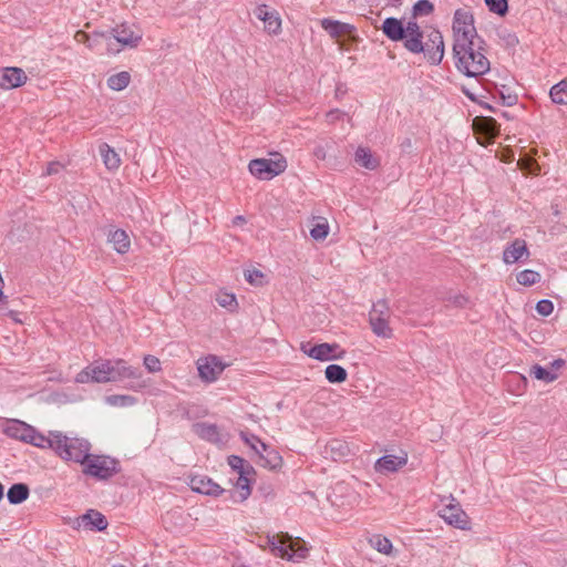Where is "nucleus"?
<instances>
[{
	"label": "nucleus",
	"instance_id": "052dcab7",
	"mask_svg": "<svg viewBox=\"0 0 567 567\" xmlns=\"http://www.w3.org/2000/svg\"><path fill=\"white\" fill-rule=\"evenodd\" d=\"M564 363H565V361L561 359L554 360L551 362V368L557 370V369L561 368L564 365Z\"/></svg>",
	"mask_w": 567,
	"mask_h": 567
},
{
	"label": "nucleus",
	"instance_id": "aec40b11",
	"mask_svg": "<svg viewBox=\"0 0 567 567\" xmlns=\"http://www.w3.org/2000/svg\"><path fill=\"white\" fill-rule=\"evenodd\" d=\"M406 462L408 455L405 453H402V455L386 454L377 460L374 470L381 474L393 473L404 466Z\"/></svg>",
	"mask_w": 567,
	"mask_h": 567
},
{
	"label": "nucleus",
	"instance_id": "de8ad7c7",
	"mask_svg": "<svg viewBox=\"0 0 567 567\" xmlns=\"http://www.w3.org/2000/svg\"><path fill=\"white\" fill-rule=\"evenodd\" d=\"M536 311L543 317H548L554 311V303L548 299H542L536 303Z\"/></svg>",
	"mask_w": 567,
	"mask_h": 567
},
{
	"label": "nucleus",
	"instance_id": "c9c22d12",
	"mask_svg": "<svg viewBox=\"0 0 567 567\" xmlns=\"http://www.w3.org/2000/svg\"><path fill=\"white\" fill-rule=\"evenodd\" d=\"M105 402L111 406L126 408L137 403V399L128 394H112L105 398Z\"/></svg>",
	"mask_w": 567,
	"mask_h": 567
},
{
	"label": "nucleus",
	"instance_id": "473e14b6",
	"mask_svg": "<svg viewBox=\"0 0 567 567\" xmlns=\"http://www.w3.org/2000/svg\"><path fill=\"white\" fill-rule=\"evenodd\" d=\"M326 379L330 383H342L347 380L348 373L347 370L339 364H330L326 368L324 371Z\"/></svg>",
	"mask_w": 567,
	"mask_h": 567
},
{
	"label": "nucleus",
	"instance_id": "cd10ccee",
	"mask_svg": "<svg viewBox=\"0 0 567 567\" xmlns=\"http://www.w3.org/2000/svg\"><path fill=\"white\" fill-rule=\"evenodd\" d=\"M103 163L109 171H116L121 165L120 155L109 144L103 143L99 147Z\"/></svg>",
	"mask_w": 567,
	"mask_h": 567
},
{
	"label": "nucleus",
	"instance_id": "c03bdc74",
	"mask_svg": "<svg viewBox=\"0 0 567 567\" xmlns=\"http://www.w3.org/2000/svg\"><path fill=\"white\" fill-rule=\"evenodd\" d=\"M329 233V226L327 223H317L311 229H310V236L315 240H323L327 238Z\"/></svg>",
	"mask_w": 567,
	"mask_h": 567
},
{
	"label": "nucleus",
	"instance_id": "6e6552de",
	"mask_svg": "<svg viewBox=\"0 0 567 567\" xmlns=\"http://www.w3.org/2000/svg\"><path fill=\"white\" fill-rule=\"evenodd\" d=\"M251 175L259 179L269 181L287 168L286 159L280 156L276 159L271 158H256L251 159L248 165Z\"/></svg>",
	"mask_w": 567,
	"mask_h": 567
},
{
	"label": "nucleus",
	"instance_id": "c85d7f7f",
	"mask_svg": "<svg viewBox=\"0 0 567 567\" xmlns=\"http://www.w3.org/2000/svg\"><path fill=\"white\" fill-rule=\"evenodd\" d=\"M30 494L29 486L24 483H16L7 492V498L10 504L18 505L23 503Z\"/></svg>",
	"mask_w": 567,
	"mask_h": 567
},
{
	"label": "nucleus",
	"instance_id": "7ed1b4c3",
	"mask_svg": "<svg viewBox=\"0 0 567 567\" xmlns=\"http://www.w3.org/2000/svg\"><path fill=\"white\" fill-rule=\"evenodd\" d=\"M267 545L270 551L280 558L287 560H300L307 557L308 548L299 538H292L287 533H281L267 537Z\"/></svg>",
	"mask_w": 567,
	"mask_h": 567
},
{
	"label": "nucleus",
	"instance_id": "79ce46f5",
	"mask_svg": "<svg viewBox=\"0 0 567 567\" xmlns=\"http://www.w3.org/2000/svg\"><path fill=\"white\" fill-rule=\"evenodd\" d=\"M433 2H414L413 6V18L425 17L433 12Z\"/></svg>",
	"mask_w": 567,
	"mask_h": 567
},
{
	"label": "nucleus",
	"instance_id": "c756f323",
	"mask_svg": "<svg viewBox=\"0 0 567 567\" xmlns=\"http://www.w3.org/2000/svg\"><path fill=\"white\" fill-rule=\"evenodd\" d=\"M354 161L361 167L373 171L378 167L379 162L373 157L371 151L367 147H358L354 154Z\"/></svg>",
	"mask_w": 567,
	"mask_h": 567
},
{
	"label": "nucleus",
	"instance_id": "4c0bfd02",
	"mask_svg": "<svg viewBox=\"0 0 567 567\" xmlns=\"http://www.w3.org/2000/svg\"><path fill=\"white\" fill-rule=\"evenodd\" d=\"M227 463L237 474H240L241 472H255L252 465L238 455L228 456Z\"/></svg>",
	"mask_w": 567,
	"mask_h": 567
},
{
	"label": "nucleus",
	"instance_id": "f704fd0d",
	"mask_svg": "<svg viewBox=\"0 0 567 567\" xmlns=\"http://www.w3.org/2000/svg\"><path fill=\"white\" fill-rule=\"evenodd\" d=\"M131 75L126 71L113 74L107 79V86L114 91H122L128 86Z\"/></svg>",
	"mask_w": 567,
	"mask_h": 567
},
{
	"label": "nucleus",
	"instance_id": "ea45409f",
	"mask_svg": "<svg viewBox=\"0 0 567 567\" xmlns=\"http://www.w3.org/2000/svg\"><path fill=\"white\" fill-rule=\"evenodd\" d=\"M52 441V435L45 437L43 434L39 433L34 427L32 429V433H30L28 443L32 444L37 447H50V443Z\"/></svg>",
	"mask_w": 567,
	"mask_h": 567
},
{
	"label": "nucleus",
	"instance_id": "4be33fe9",
	"mask_svg": "<svg viewBox=\"0 0 567 567\" xmlns=\"http://www.w3.org/2000/svg\"><path fill=\"white\" fill-rule=\"evenodd\" d=\"M78 527L102 532L107 527L106 517L97 511L89 509L78 518Z\"/></svg>",
	"mask_w": 567,
	"mask_h": 567
},
{
	"label": "nucleus",
	"instance_id": "f3484780",
	"mask_svg": "<svg viewBox=\"0 0 567 567\" xmlns=\"http://www.w3.org/2000/svg\"><path fill=\"white\" fill-rule=\"evenodd\" d=\"M114 39L124 47L136 48L142 41V33L136 32L126 23H122L112 29Z\"/></svg>",
	"mask_w": 567,
	"mask_h": 567
},
{
	"label": "nucleus",
	"instance_id": "e433bc0d",
	"mask_svg": "<svg viewBox=\"0 0 567 567\" xmlns=\"http://www.w3.org/2000/svg\"><path fill=\"white\" fill-rule=\"evenodd\" d=\"M529 374L537 380L544 381L546 383H550L558 378V374L539 365L535 364L530 368Z\"/></svg>",
	"mask_w": 567,
	"mask_h": 567
},
{
	"label": "nucleus",
	"instance_id": "5fc2aeb1",
	"mask_svg": "<svg viewBox=\"0 0 567 567\" xmlns=\"http://www.w3.org/2000/svg\"><path fill=\"white\" fill-rule=\"evenodd\" d=\"M525 163H526V166H525V164L519 162L520 169L526 171L528 173H533V174H535L536 171L539 169L538 164L536 162H534L533 159H526Z\"/></svg>",
	"mask_w": 567,
	"mask_h": 567
},
{
	"label": "nucleus",
	"instance_id": "393cba45",
	"mask_svg": "<svg viewBox=\"0 0 567 567\" xmlns=\"http://www.w3.org/2000/svg\"><path fill=\"white\" fill-rule=\"evenodd\" d=\"M107 241L112 244L113 249L121 255L126 254L131 247L130 237L123 229L111 228L107 233Z\"/></svg>",
	"mask_w": 567,
	"mask_h": 567
},
{
	"label": "nucleus",
	"instance_id": "20e7f679",
	"mask_svg": "<svg viewBox=\"0 0 567 567\" xmlns=\"http://www.w3.org/2000/svg\"><path fill=\"white\" fill-rule=\"evenodd\" d=\"M111 382H118L130 379L126 389L140 391L146 386V383L141 380L142 371L138 367L130 365L123 359L110 360Z\"/></svg>",
	"mask_w": 567,
	"mask_h": 567
},
{
	"label": "nucleus",
	"instance_id": "8fccbe9b",
	"mask_svg": "<svg viewBox=\"0 0 567 567\" xmlns=\"http://www.w3.org/2000/svg\"><path fill=\"white\" fill-rule=\"evenodd\" d=\"M144 365L151 373L158 372L161 370V361L158 358L151 354L144 357Z\"/></svg>",
	"mask_w": 567,
	"mask_h": 567
},
{
	"label": "nucleus",
	"instance_id": "0e129e2a",
	"mask_svg": "<svg viewBox=\"0 0 567 567\" xmlns=\"http://www.w3.org/2000/svg\"><path fill=\"white\" fill-rule=\"evenodd\" d=\"M10 318H12L14 321L20 322L21 320L18 318L19 313L13 310H9L7 313Z\"/></svg>",
	"mask_w": 567,
	"mask_h": 567
},
{
	"label": "nucleus",
	"instance_id": "9d476101",
	"mask_svg": "<svg viewBox=\"0 0 567 567\" xmlns=\"http://www.w3.org/2000/svg\"><path fill=\"white\" fill-rule=\"evenodd\" d=\"M421 53L432 65H439L444 56V40L442 33L433 29L426 37V41H422Z\"/></svg>",
	"mask_w": 567,
	"mask_h": 567
},
{
	"label": "nucleus",
	"instance_id": "ddd939ff",
	"mask_svg": "<svg viewBox=\"0 0 567 567\" xmlns=\"http://www.w3.org/2000/svg\"><path fill=\"white\" fill-rule=\"evenodd\" d=\"M255 16L257 19L264 21L265 30L270 34H277L281 30V19L279 13L269 8L267 4L262 3L258 6L255 11Z\"/></svg>",
	"mask_w": 567,
	"mask_h": 567
},
{
	"label": "nucleus",
	"instance_id": "dca6fc26",
	"mask_svg": "<svg viewBox=\"0 0 567 567\" xmlns=\"http://www.w3.org/2000/svg\"><path fill=\"white\" fill-rule=\"evenodd\" d=\"M442 518L450 525L460 528L468 529L470 519L467 514L458 505H447L442 509Z\"/></svg>",
	"mask_w": 567,
	"mask_h": 567
},
{
	"label": "nucleus",
	"instance_id": "bf43d9fd",
	"mask_svg": "<svg viewBox=\"0 0 567 567\" xmlns=\"http://www.w3.org/2000/svg\"><path fill=\"white\" fill-rule=\"evenodd\" d=\"M503 100L506 105L512 106L517 102V96L516 95H508V96L503 95Z\"/></svg>",
	"mask_w": 567,
	"mask_h": 567
},
{
	"label": "nucleus",
	"instance_id": "e2e57ef3",
	"mask_svg": "<svg viewBox=\"0 0 567 567\" xmlns=\"http://www.w3.org/2000/svg\"><path fill=\"white\" fill-rule=\"evenodd\" d=\"M462 91H463V93H464V94H465L470 100H472V101H475V100H476L475 95H474V94H473L468 89L463 87V89H462Z\"/></svg>",
	"mask_w": 567,
	"mask_h": 567
},
{
	"label": "nucleus",
	"instance_id": "b1692460",
	"mask_svg": "<svg viewBox=\"0 0 567 567\" xmlns=\"http://www.w3.org/2000/svg\"><path fill=\"white\" fill-rule=\"evenodd\" d=\"M33 426L19 420H11L4 427V433L12 439L20 440L28 443L30 433H32Z\"/></svg>",
	"mask_w": 567,
	"mask_h": 567
},
{
	"label": "nucleus",
	"instance_id": "bb28decb",
	"mask_svg": "<svg viewBox=\"0 0 567 567\" xmlns=\"http://www.w3.org/2000/svg\"><path fill=\"white\" fill-rule=\"evenodd\" d=\"M321 27L332 38H339L342 35L350 34L354 30L353 25L349 23L340 22L338 20H332L328 18L321 20Z\"/></svg>",
	"mask_w": 567,
	"mask_h": 567
},
{
	"label": "nucleus",
	"instance_id": "680f3d73",
	"mask_svg": "<svg viewBox=\"0 0 567 567\" xmlns=\"http://www.w3.org/2000/svg\"><path fill=\"white\" fill-rule=\"evenodd\" d=\"M233 223L234 225H243L244 223H246V219L244 216L238 215L233 219Z\"/></svg>",
	"mask_w": 567,
	"mask_h": 567
},
{
	"label": "nucleus",
	"instance_id": "774afa93",
	"mask_svg": "<svg viewBox=\"0 0 567 567\" xmlns=\"http://www.w3.org/2000/svg\"><path fill=\"white\" fill-rule=\"evenodd\" d=\"M316 155H318V156H319V155H322L321 150H318V151L316 152Z\"/></svg>",
	"mask_w": 567,
	"mask_h": 567
},
{
	"label": "nucleus",
	"instance_id": "2eb2a0df",
	"mask_svg": "<svg viewBox=\"0 0 567 567\" xmlns=\"http://www.w3.org/2000/svg\"><path fill=\"white\" fill-rule=\"evenodd\" d=\"M404 33L406 34L404 48L411 53H421L423 32L416 21L410 20L404 25Z\"/></svg>",
	"mask_w": 567,
	"mask_h": 567
},
{
	"label": "nucleus",
	"instance_id": "9b49d317",
	"mask_svg": "<svg viewBox=\"0 0 567 567\" xmlns=\"http://www.w3.org/2000/svg\"><path fill=\"white\" fill-rule=\"evenodd\" d=\"M303 353L318 361H331L342 359L346 354L338 343H319L315 346L302 344Z\"/></svg>",
	"mask_w": 567,
	"mask_h": 567
},
{
	"label": "nucleus",
	"instance_id": "6ab92c4d",
	"mask_svg": "<svg viewBox=\"0 0 567 567\" xmlns=\"http://www.w3.org/2000/svg\"><path fill=\"white\" fill-rule=\"evenodd\" d=\"M258 456V464L269 470H278L282 465V457L278 451L272 449L266 443H260L259 453H255Z\"/></svg>",
	"mask_w": 567,
	"mask_h": 567
},
{
	"label": "nucleus",
	"instance_id": "37998d69",
	"mask_svg": "<svg viewBox=\"0 0 567 567\" xmlns=\"http://www.w3.org/2000/svg\"><path fill=\"white\" fill-rule=\"evenodd\" d=\"M372 546L382 554H390L392 549V543L386 537L375 536L371 539Z\"/></svg>",
	"mask_w": 567,
	"mask_h": 567
},
{
	"label": "nucleus",
	"instance_id": "864d4df0",
	"mask_svg": "<svg viewBox=\"0 0 567 567\" xmlns=\"http://www.w3.org/2000/svg\"><path fill=\"white\" fill-rule=\"evenodd\" d=\"M501 39L505 43L506 47L514 48L518 44V38L515 33L504 32L501 34Z\"/></svg>",
	"mask_w": 567,
	"mask_h": 567
},
{
	"label": "nucleus",
	"instance_id": "338daca9",
	"mask_svg": "<svg viewBox=\"0 0 567 567\" xmlns=\"http://www.w3.org/2000/svg\"><path fill=\"white\" fill-rule=\"evenodd\" d=\"M233 567H249V566H247V565H245L243 563H236V564L233 565Z\"/></svg>",
	"mask_w": 567,
	"mask_h": 567
},
{
	"label": "nucleus",
	"instance_id": "13d9d810",
	"mask_svg": "<svg viewBox=\"0 0 567 567\" xmlns=\"http://www.w3.org/2000/svg\"><path fill=\"white\" fill-rule=\"evenodd\" d=\"M343 115V113L340 110H332L329 113H327V118L329 122H334L340 118V116Z\"/></svg>",
	"mask_w": 567,
	"mask_h": 567
},
{
	"label": "nucleus",
	"instance_id": "6e6d98bb",
	"mask_svg": "<svg viewBox=\"0 0 567 567\" xmlns=\"http://www.w3.org/2000/svg\"><path fill=\"white\" fill-rule=\"evenodd\" d=\"M62 168L63 166L59 162H51L47 166L45 175L58 174Z\"/></svg>",
	"mask_w": 567,
	"mask_h": 567
},
{
	"label": "nucleus",
	"instance_id": "412c9836",
	"mask_svg": "<svg viewBox=\"0 0 567 567\" xmlns=\"http://www.w3.org/2000/svg\"><path fill=\"white\" fill-rule=\"evenodd\" d=\"M380 29L383 34L393 42L405 41L406 34L404 33V24L402 20L398 18H386Z\"/></svg>",
	"mask_w": 567,
	"mask_h": 567
},
{
	"label": "nucleus",
	"instance_id": "a18cd8bd",
	"mask_svg": "<svg viewBox=\"0 0 567 567\" xmlns=\"http://www.w3.org/2000/svg\"><path fill=\"white\" fill-rule=\"evenodd\" d=\"M240 437L241 440L250 446V449L255 452V453H259V446H260V443H262V441L255 434H251V433H245V432H241L240 433Z\"/></svg>",
	"mask_w": 567,
	"mask_h": 567
},
{
	"label": "nucleus",
	"instance_id": "72a5a7b5",
	"mask_svg": "<svg viewBox=\"0 0 567 567\" xmlns=\"http://www.w3.org/2000/svg\"><path fill=\"white\" fill-rule=\"evenodd\" d=\"M326 452H330L331 457L334 461H338L348 455L349 446L346 442L340 440H332L327 444Z\"/></svg>",
	"mask_w": 567,
	"mask_h": 567
},
{
	"label": "nucleus",
	"instance_id": "7c9ffc66",
	"mask_svg": "<svg viewBox=\"0 0 567 567\" xmlns=\"http://www.w3.org/2000/svg\"><path fill=\"white\" fill-rule=\"evenodd\" d=\"M256 472H241L238 474L236 487L239 489V501H246L251 494V480L250 476L255 475Z\"/></svg>",
	"mask_w": 567,
	"mask_h": 567
},
{
	"label": "nucleus",
	"instance_id": "a211bd4d",
	"mask_svg": "<svg viewBox=\"0 0 567 567\" xmlns=\"http://www.w3.org/2000/svg\"><path fill=\"white\" fill-rule=\"evenodd\" d=\"M190 488L199 494L219 496L226 491L207 476H193L189 481Z\"/></svg>",
	"mask_w": 567,
	"mask_h": 567
},
{
	"label": "nucleus",
	"instance_id": "423d86ee",
	"mask_svg": "<svg viewBox=\"0 0 567 567\" xmlns=\"http://www.w3.org/2000/svg\"><path fill=\"white\" fill-rule=\"evenodd\" d=\"M84 465V474L97 480H109L120 471L118 462L109 456L91 455Z\"/></svg>",
	"mask_w": 567,
	"mask_h": 567
},
{
	"label": "nucleus",
	"instance_id": "f03ea898",
	"mask_svg": "<svg viewBox=\"0 0 567 567\" xmlns=\"http://www.w3.org/2000/svg\"><path fill=\"white\" fill-rule=\"evenodd\" d=\"M51 435L52 441L50 449L54 450L62 460L84 464L91 456V445L89 441L79 437H69L61 432H51Z\"/></svg>",
	"mask_w": 567,
	"mask_h": 567
},
{
	"label": "nucleus",
	"instance_id": "f257e3e1",
	"mask_svg": "<svg viewBox=\"0 0 567 567\" xmlns=\"http://www.w3.org/2000/svg\"><path fill=\"white\" fill-rule=\"evenodd\" d=\"M453 58L456 69L468 78H478L491 69L486 58V42L482 37L453 42Z\"/></svg>",
	"mask_w": 567,
	"mask_h": 567
},
{
	"label": "nucleus",
	"instance_id": "49530a36",
	"mask_svg": "<svg viewBox=\"0 0 567 567\" xmlns=\"http://www.w3.org/2000/svg\"><path fill=\"white\" fill-rule=\"evenodd\" d=\"M217 302L223 308L233 309V308L237 307V300H236L235 295H233V293H226V292L220 293L217 297Z\"/></svg>",
	"mask_w": 567,
	"mask_h": 567
},
{
	"label": "nucleus",
	"instance_id": "1a4fd4ad",
	"mask_svg": "<svg viewBox=\"0 0 567 567\" xmlns=\"http://www.w3.org/2000/svg\"><path fill=\"white\" fill-rule=\"evenodd\" d=\"M110 360H99L81 370L76 377L78 383H109L111 382Z\"/></svg>",
	"mask_w": 567,
	"mask_h": 567
},
{
	"label": "nucleus",
	"instance_id": "5701e85b",
	"mask_svg": "<svg viewBox=\"0 0 567 567\" xmlns=\"http://www.w3.org/2000/svg\"><path fill=\"white\" fill-rule=\"evenodd\" d=\"M523 257H525V259L529 257V251L524 239H515L503 251V260L505 264H514L519 261Z\"/></svg>",
	"mask_w": 567,
	"mask_h": 567
},
{
	"label": "nucleus",
	"instance_id": "4468645a",
	"mask_svg": "<svg viewBox=\"0 0 567 567\" xmlns=\"http://www.w3.org/2000/svg\"><path fill=\"white\" fill-rule=\"evenodd\" d=\"M28 76L25 72L16 66L3 68L0 70V87L11 90L23 85Z\"/></svg>",
	"mask_w": 567,
	"mask_h": 567
},
{
	"label": "nucleus",
	"instance_id": "2f4dec72",
	"mask_svg": "<svg viewBox=\"0 0 567 567\" xmlns=\"http://www.w3.org/2000/svg\"><path fill=\"white\" fill-rule=\"evenodd\" d=\"M549 96L553 103L559 105L567 104V79L554 84L549 90Z\"/></svg>",
	"mask_w": 567,
	"mask_h": 567
},
{
	"label": "nucleus",
	"instance_id": "58836bf2",
	"mask_svg": "<svg viewBox=\"0 0 567 567\" xmlns=\"http://www.w3.org/2000/svg\"><path fill=\"white\" fill-rule=\"evenodd\" d=\"M516 280L522 286H533L540 281V274L532 269H525L516 275Z\"/></svg>",
	"mask_w": 567,
	"mask_h": 567
},
{
	"label": "nucleus",
	"instance_id": "39448f33",
	"mask_svg": "<svg viewBox=\"0 0 567 567\" xmlns=\"http://www.w3.org/2000/svg\"><path fill=\"white\" fill-rule=\"evenodd\" d=\"M391 310L386 300L381 299L373 303L369 312V323L374 334L378 337L390 339L393 336V330L389 324Z\"/></svg>",
	"mask_w": 567,
	"mask_h": 567
},
{
	"label": "nucleus",
	"instance_id": "f8f14e48",
	"mask_svg": "<svg viewBox=\"0 0 567 567\" xmlns=\"http://www.w3.org/2000/svg\"><path fill=\"white\" fill-rule=\"evenodd\" d=\"M226 364L216 355H208L197 361V370L202 380L214 382L225 370Z\"/></svg>",
	"mask_w": 567,
	"mask_h": 567
},
{
	"label": "nucleus",
	"instance_id": "3c124183",
	"mask_svg": "<svg viewBox=\"0 0 567 567\" xmlns=\"http://www.w3.org/2000/svg\"><path fill=\"white\" fill-rule=\"evenodd\" d=\"M491 12L505 16L508 11V2H485Z\"/></svg>",
	"mask_w": 567,
	"mask_h": 567
},
{
	"label": "nucleus",
	"instance_id": "69168bd1",
	"mask_svg": "<svg viewBox=\"0 0 567 567\" xmlns=\"http://www.w3.org/2000/svg\"><path fill=\"white\" fill-rule=\"evenodd\" d=\"M3 495H4V487H3V485L0 483V501L3 498Z\"/></svg>",
	"mask_w": 567,
	"mask_h": 567
},
{
	"label": "nucleus",
	"instance_id": "4d7b16f0",
	"mask_svg": "<svg viewBox=\"0 0 567 567\" xmlns=\"http://www.w3.org/2000/svg\"><path fill=\"white\" fill-rule=\"evenodd\" d=\"M75 39L79 42H85L89 48L92 47L91 43H90V38H89V35L84 31H78L75 33Z\"/></svg>",
	"mask_w": 567,
	"mask_h": 567
},
{
	"label": "nucleus",
	"instance_id": "603ef678",
	"mask_svg": "<svg viewBox=\"0 0 567 567\" xmlns=\"http://www.w3.org/2000/svg\"><path fill=\"white\" fill-rule=\"evenodd\" d=\"M468 299L464 295H455L449 298V303L456 308H464L468 305Z\"/></svg>",
	"mask_w": 567,
	"mask_h": 567
},
{
	"label": "nucleus",
	"instance_id": "a878e982",
	"mask_svg": "<svg viewBox=\"0 0 567 567\" xmlns=\"http://www.w3.org/2000/svg\"><path fill=\"white\" fill-rule=\"evenodd\" d=\"M193 432L198 435L200 439L210 442V443H219L221 442L218 426L216 424L198 422L193 424Z\"/></svg>",
	"mask_w": 567,
	"mask_h": 567
},
{
	"label": "nucleus",
	"instance_id": "09e8293b",
	"mask_svg": "<svg viewBox=\"0 0 567 567\" xmlns=\"http://www.w3.org/2000/svg\"><path fill=\"white\" fill-rule=\"evenodd\" d=\"M264 275L258 269H249L245 271V279L251 285H261Z\"/></svg>",
	"mask_w": 567,
	"mask_h": 567
},
{
	"label": "nucleus",
	"instance_id": "0eeeda50",
	"mask_svg": "<svg viewBox=\"0 0 567 567\" xmlns=\"http://www.w3.org/2000/svg\"><path fill=\"white\" fill-rule=\"evenodd\" d=\"M452 29L453 42H464L465 40L481 38L474 25L473 13L467 9H458L455 11Z\"/></svg>",
	"mask_w": 567,
	"mask_h": 567
},
{
	"label": "nucleus",
	"instance_id": "a19ab883",
	"mask_svg": "<svg viewBox=\"0 0 567 567\" xmlns=\"http://www.w3.org/2000/svg\"><path fill=\"white\" fill-rule=\"evenodd\" d=\"M482 131L488 137H494L499 133V125L493 117H484L482 120Z\"/></svg>",
	"mask_w": 567,
	"mask_h": 567
}]
</instances>
